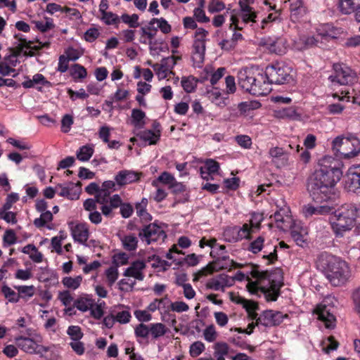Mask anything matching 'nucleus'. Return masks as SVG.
<instances>
[{
  "instance_id": "nucleus-1",
  "label": "nucleus",
  "mask_w": 360,
  "mask_h": 360,
  "mask_svg": "<svg viewBox=\"0 0 360 360\" xmlns=\"http://www.w3.org/2000/svg\"><path fill=\"white\" fill-rule=\"evenodd\" d=\"M342 172L340 162L332 156H324L308 183V191L316 202H327L337 196L335 186Z\"/></svg>"
},
{
  "instance_id": "nucleus-2",
  "label": "nucleus",
  "mask_w": 360,
  "mask_h": 360,
  "mask_svg": "<svg viewBox=\"0 0 360 360\" xmlns=\"http://www.w3.org/2000/svg\"><path fill=\"white\" fill-rule=\"evenodd\" d=\"M319 262L326 271V276L334 286L345 285L352 276L349 265L340 257L323 252L320 255Z\"/></svg>"
},
{
  "instance_id": "nucleus-3",
  "label": "nucleus",
  "mask_w": 360,
  "mask_h": 360,
  "mask_svg": "<svg viewBox=\"0 0 360 360\" xmlns=\"http://www.w3.org/2000/svg\"><path fill=\"white\" fill-rule=\"evenodd\" d=\"M360 209L353 204H345L336 210L330 217L331 227L336 235H342L356 225Z\"/></svg>"
},
{
  "instance_id": "nucleus-4",
  "label": "nucleus",
  "mask_w": 360,
  "mask_h": 360,
  "mask_svg": "<svg viewBox=\"0 0 360 360\" xmlns=\"http://www.w3.org/2000/svg\"><path fill=\"white\" fill-rule=\"evenodd\" d=\"M332 149L345 159L355 158L360 153V139L351 133L338 136L332 141Z\"/></svg>"
},
{
  "instance_id": "nucleus-5",
  "label": "nucleus",
  "mask_w": 360,
  "mask_h": 360,
  "mask_svg": "<svg viewBox=\"0 0 360 360\" xmlns=\"http://www.w3.org/2000/svg\"><path fill=\"white\" fill-rule=\"evenodd\" d=\"M264 75L257 74L251 69L244 68L238 73V83L240 88L250 94L259 96V94H264L267 90L259 89L256 86H252L253 83L258 79V82H263Z\"/></svg>"
},
{
  "instance_id": "nucleus-6",
  "label": "nucleus",
  "mask_w": 360,
  "mask_h": 360,
  "mask_svg": "<svg viewBox=\"0 0 360 360\" xmlns=\"http://www.w3.org/2000/svg\"><path fill=\"white\" fill-rule=\"evenodd\" d=\"M74 304L82 312L89 311L91 316L96 320H100L104 314L105 302L98 301L96 302L92 296L88 294L82 295L78 297L75 301Z\"/></svg>"
},
{
  "instance_id": "nucleus-7",
  "label": "nucleus",
  "mask_w": 360,
  "mask_h": 360,
  "mask_svg": "<svg viewBox=\"0 0 360 360\" xmlns=\"http://www.w3.org/2000/svg\"><path fill=\"white\" fill-rule=\"evenodd\" d=\"M328 80L331 88L335 89L339 85L346 86L354 83L356 81V75L344 64H335L333 73L329 76Z\"/></svg>"
},
{
  "instance_id": "nucleus-8",
  "label": "nucleus",
  "mask_w": 360,
  "mask_h": 360,
  "mask_svg": "<svg viewBox=\"0 0 360 360\" xmlns=\"http://www.w3.org/2000/svg\"><path fill=\"white\" fill-rule=\"evenodd\" d=\"M333 297H326L321 303L314 309V314L318 316V319L324 323L325 327L328 329L334 328L336 319L333 314Z\"/></svg>"
},
{
  "instance_id": "nucleus-9",
  "label": "nucleus",
  "mask_w": 360,
  "mask_h": 360,
  "mask_svg": "<svg viewBox=\"0 0 360 360\" xmlns=\"http://www.w3.org/2000/svg\"><path fill=\"white\" fill-rule=\"evenodd\" d=\"M208 32L204 28H197L194 34L192 60L195 67H200L205 58V42Z\"/></svg>"
},
{
  "instance_id": "nucleus-10",
  "label": "nucleus",
  "mask_w": 360,
  "mask_h": 360,
  "mask_svg": "<svg viewBox=\"0 0 360 360\" xmlns=\"http://www.w3.org/2000/svg\"><path fill=\"white\" fill-rule=\"evenodd\" d=\"M264 75L270 84H282L291 79L290 68L279 63L268 65Z\"/></svg>"
},
{
  "instance_id": "nucleus-11",
  "label": "nucleus",
  "mask_w": 360,
  "mask_h": 360,
  "mask_svg": "<svg viewBox=\"0 0 360 360\" xmlns=\"http://www.w3.org/2000/svg\"><path fill=\"white\" fill-rule=\"evenodd\" d=\"M42 337L39 335H35L32 338L20 337L16 339L17 346L28 354H43L50 350L49 347L41 345Z\"/></svg>"
},
{
  "instance_id": "nucleus-12",
  "label": "nucleus",
  "mask_w": 360,
  "mask_h": 360,
  "mask_svg": "<svg viewBox=\"0 0 360 360\" xmlns=\"http://www.w3.org/2000/svg\"><path fill=\"white\" fill-rule=\"evenodd\" d=\"M140 238L147 244L153 242H163L167 237L164 229L156 223L145 226L139 233Z\"/></svg>"
},
{
  "instance_id": "nucleus-13",
  "label": "nucleus",
  "mask_w": 360,
  "mask_h": 360,
  "mask_svg": "<svg viewBox=\"0 0 360 360\" xmlns=\"http://www.w3.org/2000/svg\"><path fill=\"white\" fill-rule=\"evenodd\" d=\"M264 239L262 236L257 237L255 240L250 243L248 250L254 254L260 252L264 248L262 258L266 259V264H270L277 259L276 246H269L264 245Z\"/></svg>"
},
{
  "instance_id": "nucleus-14",
  "label": "nucleus",
  "mask_w": 360,
  "mask_h": 360,
  "mask_svg": "<svg viewBox=\"0 0 360 360\" xmlns=\"http://www.w3.org/2000/svg\"><path fill=\"white\" fill-rule=\"evenodd\" d=\"M15 37L18 39L19 44L15 46L11 54H15L18 58L22 53L26 56H33L36 52L38 51L42 47H49L50 43L46 41L44 43L39 42V45L32 46V42L31 41H27L26 39L21 37V35L15 34Z\"/></svg>"
},
{
  "instance_id": "nucleus-15",
  "label": "nucleus",
  "mask_w": 360,
  "mask_h": 360,
  "mask_svg": "<svg viewBox=\"0 0 360 360\" xmlns=\"http://www.w3.org/2000/svg\"><path fill=\"white\" fill-rule=\"evenodd\" d=\"M287 314H283L278 311L266 310L256 319L257 326L262 325L266 327L278 326L281 324L285 319H288Z\"/></svg>"
},
{
  "instance_id": "nucleus-16",
  "label": "nucleus",
  "mask_w": 360,
  "mask_h": 360,
  "mask_svg": "<svg viewBox=\"0 0 360 360\" xmlns=\"http://www.w3.org/2000/svg\"><path fill=\"white\" fill-rule=\"evenodd\" d=\"M290 208L287 206L280 208L271 218L275 222L276 226L282 231H287L292 227L295 221L290 214Z\"/></svg>"
},
{
  "instance_id": "nucleus-17",
  "label": "nucleus",
  "mask_w": 360,
  "mask_h": 360,
  "mask_svg": "<svg viewBox=\"0 0 360 360\" xmlns=\"http://www.w3.org/2000/svg\"><path fill=\"white\" fill-rule=\"evenodd\" d=\"M233 283V278L221 274L208 279L205 287L212 290L224 292L226 288L232 286Z\"/></svg>"
},
{
  "instance_id": "nucleus-18",
  "label": "nucleus",
  "mask_w": 360,
  "mask_h": 360,
  "mask_svg": "<svg viewBox=\"0 0 360 360\" xmlns=\"http://www.w3.org/2000/svg\"><path fill=\"white\" fill-rule=\"evenodd\" d=\"M146 263L143 260L137 259L131 262L123 272L125 277H131L135 281H142L145 278Z\"/></svg>"
},
{
  "instance_id": "nucleus-19",
  "label": "nucleus",
  "mask_w": 360,
  "mask_h": 360,
  "mask_svg": "<svg viewBox=\"0 0 360 360\" xmlns=\"http://www.w3.org/2000/svg\"><path fill=\"white\" fill-rule=\"evenodd\" d=\"M338 8L344 15L354 13L356 20L360 22V0H338Z\"/></svg>"
},
{
  "instance_id": "nucleus-20",
  "label": "nucleus",
  "mask_w": 360,
  "mask_h": 360,
  "mask_svg": "<svg viewBox=\"0 0 360 360\" xmlns=\"http://www.w3.org/2000/svg\"><path fill=\"white\" fill-rule=\"evenodd\" d=\"M346 184L350 191L360 192V165L349 167L346 174Z\"/></svg>"
},
{
  "instance_id": "nucleus-21",
  "label": "nucleus",
  "mask_w": 360,
  "mask_h": 360,
  "mask_svg": "<svg viewBox=\"0 0 360 360\" xmlns=\"http://www.w3.org/2000/svg\"><path fill=\"white\" fill-rule=\"evenodd\" d=\"M261 46L270 53L281 55L285 53V47L284 41L281 38L268 37L264 38L260 41Z\"/></svg>"
},
{
  "instance_id": "nucleus-22",
  "label": "nucleus",
  "mask_w": 360,
  "mask_h": 360,
  "mask_svg": "<svg viewBox=\"0 0 360 360\" xmlns=\"http://www.w3.org/2000/svg\"><path fill=\"white\" fill-rule=\"evenodd\" d=\"M254 0H239L240 8V17L244 23H254L257 22V15L250 4H253Z\"/></svg>"
},
{
  "instance_id": "nucleus-23",
  "label": "nucleus",
  "mask_w": 360,
  "mask_h": 360,
  "mask_svg": "<svg viewBox=\"0 0 360 360\" xmlns=\"http://www.w3.org/2000/svg\"><path fill=\"white\" fill-rule=\"evenodd\" d=\"M71 233L75 241L85 244L89 236V226L86 223L72 224Z\"/></svg>"
},
{
  "instance_id": "nucleus-24",
  "label": "nucleus",
  "mask_w": 360,
  "mask_h": 360,
  "mask_svg": "<svg viewBox=\"0 0 360 360\" xmlns=\"http://www.w3.org/2000/svg\"><path fill=\"white\" fill-rule=\"evenodd\" d=\"M333 207L328 205L314 206L311 204H307L302 207L301 212L305 218L311 217L314 215H324L332 212Z\"/></svg>"
},
{
  "instance_id": "nucleus-25",
  "label": "nucleus",
  "mask_w": 360,
  "mask_h": 360,
  "mask_svg": "<svg viewBox=\"0 0 360 360\" xmlns=\"http://www.w3.org/2000/svg\"><path fill=\"white\" fill-rule=\"evenodd\" d=\"M269 157L271 162L276 165H286L288 161V153L286 152L283 148L278 146H274L269 148Z\"/></svg>"
},
{
  "instance_id": "nucleus-26",
  "label": "nucleus",
  "mask_w": 360,
  "mask_h": 360,
  "mask_svg": "<svg viewBox=\"0 0 360 360\" xmlns=\"http://www.w3.org/2000/svg\"><path fill=\"white\" fill-rule=\"evenodd\" d=\"M25 89L36 88L39 91H41L42 86H51V82L46 80L45 77L41 74H36L32 79H27L22 83Z\"/></svg>"
},
{
  "instance_id": "nucleus-27",
  "label": "nucleus",
  "mask_w": 360,
  "mask_h": 360,
  "mask_svg": "<svg viewBox=\"0 0 360 360\" xmlns=\"http://www.w3.org/2000/svg\"><path fill=\"white\" fill-rule=\"evenodd\" d=\"M290 2V18L293 22L299 21L302 18L307 9L301 0H288Z\"/></svg>"
},
{
  "instance_id": "nucleus-28",
  "label": "nucleus",
  "mask_w": 360,
  "mask_h": 360,
  "mask_svg": "<svg viewBox=\"0 0 360 360\" xmlns=\"http://www.w3.org/2000/svg\"><path fill=\"white\" fill-rule=\"evenodd\" d=\"M214 260L212 262L214 271L221 269L231 270L232 268L240 267L241 265L231 259L228 256H220L214 258Z\"/></svg>"
},
{
  "instance_id": "nucleus-29",
  "label": "nucleus",
  "mask_w": 360,
  "mask_h": 360,
  "mask_svg": "<svg viewBox=\"0 0 360 360\" xmlns=\"http://www.w3.org/2000/svg\"><path fill=\"white\" fill-rule=\"evenodd\" d=\"M139 179V174L133 171H120L115 177V182L119 186H123L135 182Z\"/></svg>"
},
{
  "instance_id": "nucleus-30",
  "label": "nucleus",
  "mask_w": 360,
  "mask_h": 360,
  "mask_svg": "<svg viewBox=\"0 0 360 360\" xmlns=\"http://www.w3.org/2000/svg\"><path fill=\"white\" fill-rule=\"evenodd\" d=\"M231 300L238 304H242L246 309L248 316L251 319H257L256 318L257 314L256 311L258 309V305L255 302L248 300L240 296L232 297Z\"/></svg>"
},
{
  "instance_id": "nucleus-31",
  "label": "nucleus",
  "mask_w": 360,
  "mask_h": 360,
  "mask_svg": "<svg viewBox=\"0 0 360 360\" xmlns=\"http://www.w3.org/2000/svg\"><path fill=\"white\" fill-rule=\"evenodd\" d=\"M290 229H291V236L294 240L298 245L302 246L307 240V228L300 226V224H297L295 222L292 227Z\"/></svg>"
},
{
  "instance_id": "nucleus-32",
  "label": "nucleus",
  "mask_w": 360,
  "mask_h": 360,
  "mask_svg": "<svg viewBox=\"0 0 360 360\" xmlns=\"http://www.w3.org/2000/svg\"><path fill=\"white\" fill-rule=\"evenodd\" d=\"M204 72L206 75L201 77V82L207 80L208 77L210 76V83L212 85H214L224 75L226 69L225 68H219L216 71H214L212 66H207L205 68Z\"/></svg>"
},
{
  "instance_id": "nucleus-33",
  "label": "nucleus",
  "mask_w": 360,
  "mask_h": 360,
  "mask_svg": "<svg viewBox=\"0 0 360 360\" xmlns=\"http://www.w3.org/2000/svg\"><path fill=\"white\" fill-rule=\"evenodd\" d=\"M136 136L143 142L148 145L156 144L160 138V131H153L150 129L143 130L139 131Z\"/></svg>"
},
{
  "instance_id": "nucleus-34",
  "label": "nucleus",
  "mask_w": 360,
  "mask_h": 360,
  "mask_svg": "<svg viewBox=\"0 0 360 360\" xmlns=\"http://www.w3.org/2000/svg\"><path fill=\"white\" fill-rule=\"evenodd\" d=\"M123 248L127 251H134L138 246V238L132 233L120 236Z\"/></svg>"
},
{
  "instance_id": "nucleus-35",
  "label": "nucleus",
  "mask_w": 360,
  "mask_h": 360,
  "mask_svg": "<svg viewBox=\"0 0 360 360\" xmlns=\"http://www.w3.org/2000/svg\"><path fill=\"white\" fill-rule=\"evenodd\" d=\"M56 189L58 191V195L62 197H65L70 200H77L79 197V192L74 191L73 184H71L68 186H63L58 184L56 186Z\"/></svg>"
},
{
  "instance_id": "nucleus-36",
  "label": "nucleus",
  "mask_w": 360,
  "mask_h": 360,
  "mask_svg": "<svg viewBox=\"0 0 360 360\" xmlns=\"http://www.w3.org/2000/svg\"><path fill=\"white\" fill-rule=\"evenodd\" d=\"M82 281L83 277L79 275L75 277L65 276L62 278L61 283L68 290H76L80 287Z\"/></svg>"
},
{
  "instance_id": "nucleus-37",
  "label": "nucleus",
  "mask_w": 360,
  "mask_h": 360,
  "mask_svg": "<svg viewBox=\"0 0 360 360\" xmlns=\"http://www.w3.org/2000/svg\"><path fill=\"white\" fill-rule=\"evenodd\" d=\"M131 124L136 129H141L146 124V113L140 109H133L131 111Z\"/></svg>"
},
{
  "instance_id": "nucleus-38",
  "label": "nucleus",
  "mask_w": 360,
  "mask_h": 360,
  "mask_svg": "<svg viewBox=\"0 0 360 360\" xmlns=\"http://www.w3.org/2000/svg\"><path fill=\"white\" fill-rule=\"evenodd\" d=\"M276 116L280 119H289L298 120L300 119V115L297 113L294 107L285 108L276 112Z\"/></svg>"
},
{
  "instance_id": "nucleus-39",
  "label": "nucleus",
  "mask_w": 360,
  "mask_h": 360,
  "mask_svg": "<svg viewBox=\"0 0 360 360\" xmlns=\"http://www.w3.org/2000/svg\"><path fill=\"white\" fill-rule=\"evenodd\" d=\"M207 96L209 99L219 107H224L226 105V98H223L221 92L217 88L213 87L211 90L207 91Z\"/></svg>"
},
{
  "instance_id": "nucleus-40",
  "label": "nucleus",
  "mask_w": 360,
  "mask_h": 360,
  "mask_svg": "<svg viewBox=\"0 0 360 360\" xmlns=\"http://www.w3.org/2000/svg\"><path fill=\"white\" fill-rule=\"evenodd\" d=\"M168 331L167 326L162 323L150 324V335L153 339H158L164 336Z\"/></svg>"
},
{
  "instance_id": "nucleus-41",
  "label": "nucleus",
  "mask_w": 360,
  "mask_h": 360,
  "mask_svg": "<svg viewBox=\"0 0 360 360\" xmlns=\"http://www.w3.org/2000/svg\"><path fill=\"white\" fill-rule=\"evenodd\" d=\"M70 73L75 82L84 79L87 76L86 68L78 63H75L71 66Z\"/></svg>"
},
{
  "instance_id": "nucleus-42",
  "label": "nucleus",
  "mask_w": 360,
  "mask_h": 360,
  "mask_svg": "<svg viewBox=\"0 0 360 360\" xmlns=\"http://www.w3.org/2000/svg\"><path fill=\"white\" fill-rule=\"evenodd\" d=\"M18 292L20 299L27 300L33 297L35 293V287L34 285H18L14 287Z\"/></svg>"
},
{
  "instance_id": "nucleus-43",
  "label": "nucleus",
  "mask_w": 360,
  "mask_h": 360,
  "mask_svg": "<svg viewBox=\"0 0 360 360\" xmlns=\"http://www.w3.org/2000/svg\"><path fill=\"white\" fill-rule=\"evenodd\" d=\"M214 356L217 360H225L229 351V345L225 342H217L214 346Z\"/></svg>"
},
{
  "instance_id": "nucleus-44",
  "label": "nucleus",
  "mask_w": 360,
  "mask_h": 360,
  "mask_svg": "<svg viewBox=\"0 0 360 360\" xmlns=\"http://www.w3.org/2000/svg\"><path fill=\"white\" fill-rule=\"evenodd\" d=\"M181 83L184 90L191 93L194 91L197 87L198 79L193 76L183 77Z\"/></svg>"
},
{
  "instance_id": "nucleus-45",
  "label": "nucleus",
  "mask_w": 360,
  "mask_h": 360,
  "mask_svg": "<svg viewBox=\"0 0 360 360\" xmlns=\"http://www.w3.org/2000/svg\"><path fill=\"white\" fill-rule=\"evenodd\" d=\"M52 219V213L50 211H46L41 212L40 217L34 219V224L37 228H42L46 226L49 229H50L49 226L47 225V223L51 221Z\"/></svg>"
},
{
  "instance_id": "nucleus-46",
  "label": "nucleus",
  "mask_w": 360,
  "mask_h": 360,
  "mask_svg": "<svg viewBox=\"0 0 360 360\" xmlns=\"http://www.w3.org/2000/svg\"><path fill=\"white\" fill-rule=\"evenodd\" d=\"M175 177L172 174L167 172H163L157 179L153 181L152 185L155 187L158 186V183H162L167 185L169 187L174 181Z\"/></svg>"
},
{
  "instance_id": "nucleus-47",
  "label": "nucleus",
  "mask_w": 360,
  "mask_h": 360,
  "mask_svg": "<svg viewBox=\"0 0 360 360\" xmlns=\"http://www.w3.org/2000/svg\"><path fill=\"white\" fill-rule=\"evenodd\" d=\"M261 288L268 301H276L277 300L279 289L274 283H272L269 288L262 286Z\"/></svg>"
},
{
  "instance_id": "nucleus-48",
  "label": "nucleus",
  "mask_w": 360,
  "mask_h": 360,
  "mask_svg": "<svg viewBox=\"0 0 360 360\" xmlns=\"http://www.w3.org/2000/svg\"><path fill=\"white\" fill-rule=\"evenodd\" d=\"M203 338L208 342H214L219 336L218 332L213 324H210L205 327L203 330Z\"/></svg>"
},
{
  "instance_id": "nucleus-49",
  "label": "nucleus",
  "mask_w": 360,
  "mask_h": 360,
  "mask_svg": "<svg viewBox=\"0 0 360 360\" xmlns=\"http://www.w3.org/2000/svg\"><path fill=\"white\" fill-rule=\"evenodd\" d=\"M112 312L115 316L116 322H118L120 324L128 323L131 320V315L129 311L127 309H122L121 311H117L116 309H114Z\"/></svg>"
},
{
  "instance_id": "nucleus-50",
  "label": "nucleus",
  "mask_w": 360,
  "mask_h": 360,
  "mask_svg": "<svg viewBox=\"0 0 360 360\" xmlns=\"http://www.w3.org/2000/svg\"><path fill=\"white\" fill-rule=\"evenodd\" d=\"M1 292L9 302L17 303L20 300V295H18V292H15L8 285H5L1 287Z\"/></svg>"
},
{
  "instance_id": "nucleus-51",
  "label": "nucleus",
  "mask_w": 360,
  "mask_h": 360,
  "mask_svg": "<svg viewBox=\"0 0 360 360\" xmlns=\"http://www.w3.org/2000/svg\"><path fill=\"white\" fill-rule=\"evenodd\" d=\"M94 153V148L90 146H83L77 153L78 160L85 162L88 161Z\"/></svg>"
},
{
  "instance_id": "nucleus-52",
  "label": "nucleus",
  "mask_w": 360,
  "mask_h": 360,
  "mask_svg": "<svg viewBox=\"0 0 360 360\" xmlns=\"http://www.w3.org/2000/svg\"><path fill=\"white\" fill-rule=\"evenodd\" d=\"M32 22L35 25L36 28L41 32H46L55 27L53 19L50 18H45V21H33Z\"/></svg>"
},
{
  "instance_id": "nucleus-53",
  "label": "nucleus",
  "mask_w": 360,
  "mask_h": 360,
  "mask_svg": "<svg viewBox=\"0 0 360 360\" xmlns=\"http://www.w3.org/2000/svg\"><path fill=\"white\" fill-rule=\"evenodd\" d=\"M181 60V56H168L163 58L160 61V65L169 72H173V68L179 60Z\"/></svg>"
},
{
  "instance_id": "nucleus-54",
  "label": "nucleus",
  "mask_w": 360,
  "mask_h": 360,
  "mask_svg": "<svg viewBox=\"0 0 360 360\" xmlns=\"http://www.w3.org/2000/svg\"><path fill=\"white\" fill-rule=\"evenodd\" d=\"M156 23L158 25V28L161 30L164 34H168L172 30L171 25L168 23V22L163 18H153L150 21V25H154Z\"/></svg>"
},
{
  "instance_id": "nucleus-55",
  "label": "nucleus",
  "mask_w": 360,
  "mask_h": 360,
  "mask_svg": "<svg viewBox=\"0 0 360 360\" xmlns=\"http://www.w3.org/2000/svg\"><path fill=\"white\" fill-rule=\"evenodd\" d=\"M108 284L112 286L117 280L119 276L118 269L116 266H110L105 271Z\"/></svg>"
},
{
  "instance_id": "nucleus-56",
  "label": "nucleus",
  "mask_w": 360,
  "mask_h": 360,
  "mask_svg": "<svg viewBox=\"0 0 360 360\" xmlns=\"http://www.w3.org/2000/svg\"><path fill=\"white\" fill-rule=\"evenodd\" d=\"M112 261L113 266H116L118 269L119 266L128 264L129 256L124 252L116 253L112 256Z\"/></svg>"
},
{
  "instance_id": "nucleus-57",
  "label": "nucleus",
  "mask_w": 360,
  "mask_h": 360,
  "mask_svg": "<svg viewBox=\"0 0 360 360\" xmlns=\"http://www.w3.org/2000/svg\"><path fill=\"white\" fill-rule=\"evenodd\" d=\"M134 334L136 338H148L150 335V325H146L143 323L137 325L134 328Z\"/></svg>"
},
{
  "instance_id": "nucleus-58",
  "label": "nucleus",
  "mask_w": 360,
  "mask_h": 360,
  "mask_svg": "<svg viewBox=\"0 0 360 360\" xmlns=\"http://www.w3.org/2000/svg\"><path fill=\"white\" fill-rule=\"evenodd\" d=\"M124 23L128 25L130 27L136 28L139 25V15L137 14H123L120 18Z\"/></svg>"
},
{
  "instance_id": "nucleus-59",
  "label": "nucleus",
  "mask_w": 360,
  "mask_h": 360,
  "mask_svg": "<svg viewBox=\"0 0 360 360\" xmlns=\"http://www.w3.org/2000/svg\"><path fill=\"white\" fill-rule=\"evenodd\" d=\"M151 67L153 68L159 80L165 79L169 75H174V72H169L166 68H164L160 63H155L153 65H151Z\"/></svg>"
},
{
  "instance_id": "nucleus-60",
  "label": "nucleus",
  "mask_w": 360,
  "mask_h": 360,
  "mask_svg": "<svg viewBox=\"0 0 360 360\" xmlns=\"http://www.w3.org/2000/svg\"><path fill=\"white\" fill-rule=\"evenodd\" d=\"M214 271L213 265L211 263L207 264L206 266L203 267L198 271H197L194 274V278L193 281L194 282L199 281L201 278L208 276L209 274H212Z\"/></svg>"
},
{
  "instance_id": "nucleus-61",
  "label": "nucleus",
  "mask_w": 360,
  "mask_h": 360,
  "mask_svg": "<svg viewBox=\"0 0 360 360\" xmlns=\"http://www.w3.org/2000/svg\"><path fill=\"white\" fill-rule=\"evenodd\" d=\"M0 219L5 220L7 223L15 224L17 223L16 214L10 210L0 209Z\"/></svg>"
},
{
  "instance_id": "nucleus-62",
  "label": "nucleus",
  "mask_w": 360,
  "mask_h": 360,
  "mask_svg": "<svg viewBox=\"0 0 360 360\" xmlns=\"http://www.w3.org/2000/svg\"><path fill=\"white\" fill-rule=\"evenodd\" d=\"M67 334L74 340H79L82 338L84 334L82 329L78 326H70L67 330Z\"/></svg>"
},
{
  "instance_id": "nucleus-63",
  "label": "nucleus",
  "mask_w": 360,
  "mask_h": 360,
  "mask_svg": "<svg viewBox=\"0 0 360 360\" xmlns=\"http://www.w3.org/2000/svg\"><path fill=\"white\" fill-rule=\"evenodd\" d=\"M101 15V19L106 25H116L120 21V17L112 12H105Z\"/></svg>"
},
{
  "instance_id": "nucleus-64",
  "label": "nucleus",
  "mask_w": 360,
  "mask_h": 360,
  "mask_svg": "<svg viewBox=\"0 0 360 360\" xmlns=\"http://www.w3.org/2000/svg\"><path fill=\"white\" fill-rule=\"evenodd\" d=\"M73 123V117L69 114L65 115L61 120V131L63 133L69 132Z\"/></svg>"
}]
</instances>
